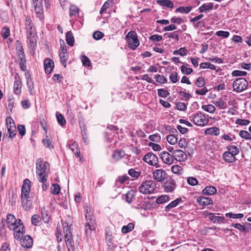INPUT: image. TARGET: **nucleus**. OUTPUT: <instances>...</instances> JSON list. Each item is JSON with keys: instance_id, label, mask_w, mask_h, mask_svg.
Here are the masks:
<instances>
[{"instance_id": "1", "label": "nucleus", "mask_w": 251, "mask_h": 251, "mask_svg": "<svg viewBox=\"0 0 251 251\" xmlns=\"http://www.w3.org/2000/svg\"><path fill=\"white\" fill-rule=\"evenodd\" d=\"M6 225L10 230L14 232V236L17 240H21L25 234L24 226L20 219H16L11 214L7 215Z\"/></svg>"}, {"instance_id": "2", "label": "nucleus", "mask_w": 251, "mask_h": 251, "mask_svg": "<svg viewBox=\"0 0 251 251\" xmlns=\"http://www.w3.org/2000/svg\"><path fill=\"white\" fill-rule=\"evenodd\" d=\"M36 170L38 180L42 183H45L50 173V164L47 162H44L41 158H38L36 162Z\"/></svg>"}, {"instance_id": "3", "label": "nucleus", "mask_w": 251, "mask_h": 251, "mask_svg": "<svg viewBox=\"0 0 251 251\" xmlns=\"http://www.w3.org/2000/svg\"><path fill=\"white\" fill-rule=\"evenodd\" d=\"M30 181L25 179L23 182L22 188V204L25 210H29L32 206V201L29 197L30 191Z\"/></svg>"}, {"instance_id": "4", "label": "nucleus", "mask_w": 251, "mask_h": 251, "mask_svg": "<svg viewBox=\"0 0 251 251\" xmlns=\"http://www.w3.org/2000/svg\"><path fill=\"white\" fill-rule=\"evenodd\" d=\"M25 26L27 32V38L31 47H34L36 44V32L35 27L31 22L30 18L27 17L25 19Z\"/></svg>"}, {"instance_id": "5", "label": "nucleus", "mask_w": 251, "mask_h": 251, "mask_svg": "<svg viewBox=\"0 0 251 251\" xmlns=\"http://www.w3.org/2000/svg\"><path fill=\"white\" fill-rule=\"evenodd\" d=\"M189 119L198 126H204L209 122L208 115L201 112H198L189 115Z\"/></svg>"}, {"instance_id": "6", "label": "nucleus", "mask_w": 251, "mask_h": 251, "mask_svg": "<svg viewBox=\"0 0 251 251\" xmlns=\"http://www.w3.org/2000/svg\"><path fill=\"white\" fill-rule=\"evenodd\" d=\"M63 226L64 238L67 249L68 251H74L75 248L70 226H68V224L67 223H63Z\"/></svg>"}, {"instance_id": "7", "label": "nucleus", "mask_w": 251, "mask_h": 251, "mask_svg": "<svg viewBox=\"0 0 251 251\" xmlns=\"http://www.w3.org/2000/svg\"><path fill=\"white\" fill-rule=\"evenodd\" d=\"M156 185V183L153 180H146L139 187V191L143 194H150L153 193Z\"/></svg>"}, {"instance_id": "8", "label": "nucleus", "mask_w": 251, "mask_h": 251, "mask_svg": "<svg viewBox=\"0 0 251 251\" xmlns=\"http://www.w3.org/2000/svg\"><path fill=\"white\" fill-rule=\"evenodd\" d=\"M248 86V81L244 78L240 77L235 80L232 84L234 91L240 93L246 90Z\"/></svg>"}, {"instance_id": "9", "label": "nucleus", "mask_w": 251, "mask_h": 251, "mask_svg": "<svg viewBox=\"0 0 251 251\" xmlns=\"http://www.w3.org/2000/svg\"><path fill=\"white\" fill-rule=\"evenodd\" d=\"M126 39L128 42V47L135 50L139 45V41L135 31H131L126 35Z\"/></svg>"}, {"instance_id": "10", "label": "nucleus", "mask_w": 251, "mask_h": 251, "mask_svg": "<svg viewBox=\"0 0 251 251\" xmlns=\"http://www.w3.org/2000/svg\"><path fill=\"white\" fill-rule=\"evenodd\" d=\"M164 191L166 193L173 192L176 188V184L174 179L169 178L162 185Z\"/></svg>"}, {"instance_id": "11", "label": "nucleus", "mask_w": 251, "mask_h": 251, "mask_svg": "<svg viewBox=\"0 0 251 251\" xmlns=\"http://www.w3.org/2000/svg\"><path fill=\"white\" fill-rule=\"evenodd\" d=\"M143 160L145 162L152 166H156L158 162V157L152 152H149L146 154L143 157Z\"/></svg>"}, {"instance_id": "12", "label": "nucleus", "mask_w": 251, "mask_h": 251, "mask_svg": "<svg viewBox=\"0 0 251 251\" xmlns=\"http://www.w3.org/2000/svg\"><path fill=\"white\" fill-rule=\"evenodd\" d=\"M153 178L157 182H162L166 178L167 173L166 171L162 169L155 170L152 174Z\"/></svg>"}, {"instance_id": "13", "label": "nucleus", "mask_w": 251, "mask_h": 251, "mask_svg": "<svg viewBox=\"0 0 251 251\" xmlns=\"http://www.w3.org/2000/svg\"><path fill=\"white\" fill-rule=\"evenodd\" d=\"M96 229L95 222L93 219L90 218V220L87 221L85 225V232L86 237L88 238L90 237L92 231L95 230Z\"/></svg>"}, {"instance_id": "14", "label": "nucleus", "mask_w": 251, "mask_h": 251, "mask_svg": "<svg viewBox=\"0 0 251 251\" xmlns=\"http://www.w3.org/2000/svg\"><path fill=\"white\" fill-rule=\"evenodd\" d=\"M174 160L178 161L184 162L187 158V154L184 151L181 150H176L173 152Z\"/></svg>"}, {"instance_id": "15", "label": "nucleus", "mask_w": 251, "mask_h": 251, "mask_svg": "<svg viewBox=\"0 0 251 251\" xmlns=\"http://www.w3.org/2000/svg\"><path fill=\"white\" fill-rule=\"evenodd\" d=\"M160 157L164 163L171 165L174 162L173 154H171L168 152L164 151L160 153Z\"/></svg>"}, {"instance_id": "16", "label": "nucleus", "mask_w": 251, "mask_h": 251, "mask_svg": "<svg viewBox=\"0 0 251 251\" xmlns=\"http://www.w3.org/2000/svg\"><path fill=\"white\" fill-rule=\"evenodd\" d=\"M45 71L47 74H50L54 66V62L50 59H45L44 61Z\"/></svg>"}, {"instance_id": "17", "label": "nucleus", "mask_w": 251, "mask_h": 251, "mask_svg": "<svg viewBox=\"0 0 251 251\" xmlns=\"http://www.w3.org/2000/svg\"><path fill=\"white\" fill-rule=\"evenodd\" d=\"M24 236V238L23 239L22 238L21 240V245L23 247L26 248H29L32 247L33 245V241L31 238L28 236Z\"/></svg>"}, {"instance_id": "18", "label": "nucleus", "mask_w": 251, "mask_h": 251, "mask_svg": "<svg viewBox=\"0 0 251 251\" xmlns=\"http://www.w3.org/2000/svg\"><path fill=\"white\" fill-rule=\"evenodd\" d=\"M68 148L72 151L77 157H80V152L78 148V145L73 140L70 141L68 145Z\"/></svg>"}, {"instance_id": "19", "label": "nucleus", "mask_w": 251, "mask_h": 251, "mask_svg": "<svg viewBox=\"0 0 251 251\" xmlns=\"http://www.w3.org/2000/svg\"><path fill=\"white\" fill-rule=\"evenodd\" d=\"M223 159L227 163H231L235 162L236 157L232 155L230 152L225 151L222 155Z\"/></svg>"}, {"instance_id": "20", "label": "nucleus", "mask_w": 251, "mask_h": 251, "mask_svg": "<svg viewBox=\"0 0 251 251\" xmlns=\"http://www.w3.org/2000/svg\"><path fill=\"white\" fill-rule=\"evenodd\" d=\"M34 6L37 17L39 18L40 20H43L44 16L42 3L35 4V5H34Z\"/></svg>"}, {"instance_id": "21", "label": "nucleus", "mask_w": 251, "mask_h": 251, "mask_svg": "<svg viewBox=\"0 0 251 251\" xmlns=\"http://www.w3.org/2000/svg\"><path fill=\"white\" fill-rule=\"evenodd\" d=\"M197 202L201 205L207 206L213 203L212 201L208 197H199L197 200Z\"/></svg>"}, {"instance_id": "22", "label": "nucleus", "mask_w": 251, "mask_h": 251, "mask_svg": "<svg viewBox=\"0 0 251 251\" xmlns=\"http://www.w3.org/2000/svg\"><path fill=\"white\" fill-rule=\"evenodd\" d=\"M182 202V200L181 198H177L175 200L172 201L168 205H167L165 207V210L166 211H169L171 209L176 207L178 205H179L180 203H181Z\"/></svg>"}, {"instance_id": "23", "label": "nucleus", "mask_w": 251, "mask_h": 251, "mask_svg": "<svg viewBox=\"0 0 251 251\" xmlns=\"http://www.w3.org/2000/svg\"><path fill=\"white\" fill-rule=\"evenodd\" d=\"M217 192L216 188L212 186L205 187L202 190V193L205 195H212Z\"/></svg>"}, {"instance_id": "24", "label": "nucleus", "mask_w": 251, "mask_h": 251, "mask_svg": "<svg viewBox=\"0 0 251 251\" xmlns=\"http://www.w3.org/2000/svg\"><path fill=\"white\" fill-rule=\"evenodd\" d=\"M66 40L68 45L71 47L74 46L75 38L71 31H69L66 33Z\"/></svg>"}, {"instance_id": "25", "label": "nucleus", "mask_w": 251, "mask_h": 251, "mask_svg": "<svg viewBox=\"0 0 251 251\" xmlns=\"http://www.w3.org/2000/svg\"><path fill=\"white\" fill-rule=\"evenodd\" d=\"M157 3L167 8H173L174 7L173 2L170 0H157Z\"/></svg>"}, {"instance_id": "26", "label": "nucleus", "mask_w": 251, "mask_h": 251, "mask_svg": "<svg viewBox=\"0 0 251 251\" xmlns=\"http://www.w3.org/2000/svg\"><path fill=\"white\" fill-rule=\"evenodd\" d=\"M213 4L212 3L209 2L207 3H203L201 6L199 8L200 12H204L209 11L212 9Z\"/></svg>"}, {"instance_id": "27", "label": "nucleus", "mask_w": 251, "mask_h": 251, "mask_svg": "<svg viewBox=\"0 0 251 251\" xmlns=\"http://www.w3.org/2000/svg\"><path fill=\"white\" fill-rule=\"evenodd\" d=\"M204 133L206 135H218L220 133V131L218 128L216 127H212L207 128Z\"/></svg>"}, {"instance_id": "28", "label": "nucleus", "mask_w": 251, "mask_h": 251, "mask_svg": "<svg viewBox=\"0 0 251 251\" xmlns=\"http://www.w3.org/2000/svg\"><path fill=\"white\" fill-rule=\"evenodd\" d=\"M125 155V153L123 151H115L112 154V158L115 161L119 160L123 158Z\"/></svg>"}, {"instance_id": "29", "label": "nucleus", "mask_w": 251, "mask_h": 251, "mask_svg": "<svg viewBox=\"0 0 251 251\" xmlns=\"http://www.w3.org/2000/svg\"><path fill=\"white\" fill-rule=\"evenodd\" d=\"M209 217L210 220L212 221L214 223L219 224L223 222L225 219L224 217L215 216L213 213H210L209 214Z\"/></svg>"}, {"instance_id": "30", "label": "nucleus", "mask_w": 251, "mask_h": 251, "mask_svg": "<svg viewBox=\"0 0 251 251\" xmlns=\"http://www.w3.org/2000/svg\"><path fill=\"white\" fill-rule=\"evenodd\" d=\"M228 152H230V153L235 156L236 155L238 154L240 150L239 149L235 146H229L226 148Z\"/></svg>"}, {"instance_id": "31", "label": "nucleus", "mask_w": 251, "mask_h": 251, "mask_svg": "<svg viewBox=\"0 0 251 251\" xmlns=\"http://www.w3.org/2000/svg\"><path fill=\"white\" fill-rule=\"evenodd\" d=\"M213 103L220 109H225L227 107L226 102L222 99H219L215 101H214Z\"/></svg>"}, {"instance_id": "32", "label": "nucleus", "mask_w": 251, "mask_h": 251, "mask_svg": "<svg viewBox=\"0 0 251 251\" xmlns=\"http://www.w3.org/2000/svg\"><path fill=\"white\" fill-rule=\"evenodd\" d=\"M200 68L201 69L208 68L212 70H215L216 69V67L215 65L209 62H204L201 63L200 64Z\"/></svg>"}, {"instance_id": "33", "label": "nucleus", "mask_w": 251, "mask_h": 251, "mask_svg": "<svg viewBox=\"0 0 251 251\" xmlns=\"http://www.w3.org/2000/svg\"><path fill=\"white\" fill-rule=\"evenodd\" d=\"M22 83L20 80H16L14 84V91L15 94H19L21 93Z\"/></svg>"}, {"instance_id": "34", "label": "nucleus", "mask_w": 251, "mask_h": 251, "mask_svg": "<svg viewBox=\"0 0 251 251\" xmlns=\"http://www.w3.org/2000/svg\"><path fill=\"white\" fill-rule=\"evenodd\" d=\"M7 128H8V133L9 137L12 138L16 134V127L15 126H9L7 125Z\"/></svg>"}, {"instance_id": "35", "label": "nucleus", "mask_w": 251, "mask_h": 251, "mask_svg": "<svg viewBox=\"0 0 251 251\" xmlns=\"http://www.w3.org/2000/svg\"><path fill=\"white\" fill-rule=\"evenodd\" d=\"M170 199V197L168 195H162L157 198L156 202L157 203L161 204L168 201Z\"/></svg>"}, {"instance_id": "36", "label": "nucleus", "mask_w": 251, "mask_h": 251, "mask_svg": "<svg viewBox=\"0 0 251 251\" xmlns=\"http://www.w3.org/2000/svg\"><path fill=\"white\" fill-rule=\"evenodd\" d=\"M134 227V225L133 223H129L127 226H124L122 228V231L123 233H126L131 231Z\"/></svg>"}, {"instance_id": "37", "label": "nucleus", "mask_w": 251, "mask_h": 251, "mask_svg": "<svg viewBox=\"0 0 251 251\" xmlns=\"http://www.w3.org/2000/svg\"><path fill=\"white\" fill-rule=\"evenodd\" d=\"M70 16H75L78 14L79 9L78 8L74 5L70 6Z\"/></svg>"}, {"instance_id": "38", "label": "nucleus", "mask_w": 251, "mask_h": 251, "mask_svg": "<svg viewBox=\"0 0 251 251\" xmlns=\"http://www.w3.org/2000/svg\"><path fill=\"white\" fill-rule=\"evenodd\" d=\"M192 9L191 6L183 7L180 6L176 10V12H180L181 13H188Z\"/></svg>"}, {"instance_id": "39", "label": "nucleus", "mask_w": 251, "mask_h": 251, "mask_svg": "<svg viewBox=\"0 0 251 251\" xmlns=\"http://www.w3.org/2000/svg\"><path fill=\"white\" fill-rule=\"evenodd\" d=\"M59 57L61 63L64 67H66L67 65L66 62L68 59V54H62V53L59 52Z\"/></svg>"}, {"instance_id": "40", "label": "nucleus", "mask_w": 251, "mask_h": 251, "mask_svg": "<svg viewBox=\"0 0 251 251\" xmlns=\"http://www.w3.org/2000/svg\"><path fill=\"white\" fill-rule=\"evenodd\" d=\"M202 108L203 110H204L205 111L208 112L210 113H214L216 110V108H215V106L212 104L203 105L202 106Z\"/></svg>"}, {"instance_id": "41", "label": "nucleus", "mask_w": 251, "mask_h": 251, "mask_svg": "<svg viewBox=\"0 0 251 251\" xmlns=\"http://www.w3.org/2000/svg\"><path fill=\"white\" fill-rule=\"evenodd\" d=\"M154 77L156 81L159 83L164 84L167 82V79L163 75L158 74L156 75Z\"/></svg>"}, {"instance_id": "42", "label": "nucleus", "mask_w": 251, "mask_h": 251, "mask_svg": "<svg viewBox=\"0 0 251 251\" xmlns=\"http://www.w3.org/2000/svg\"><path fill=\"white\" fill-rule=\"evenodd\" d=\"M56 117L58 123L61 126H63L66 124V120H65L64 117H63V116L61 114L57 113L56 114Z\"/></svg>"}, {"instance_id": "43", "label": "nucleus", "mask_w": 251, "mask_h": 251, "mask_svg": "<svg viewBox=\"0 0 251 251\" xmlns=\"http://www.w3.org/2000/svg\"><path fill=\"white\" fill-rule=\"evenodd\" d=\"M1 35L3 38H7L10 35L9 28L6 26L3 27L1 30Z\"/></svg>"}, {"instance_id": "44", "label": "nucleus", "mask_w": 251, "mask_h": 251, "mask_svg": "<svg viewBox=\"0 0 251 251\" xmlns=\"http://www.w3.org/2000/svg\"><path fill=\"white\" fill-rule=\"evenodd\" d=\"M112 3V1L110 0L106 1L100 9V14H101L104 11L108 9L111 5Z\"/></svg>"}, {"instance_id": "45", "label": "nucleus", "mask_w": 251, "mask_h": 251, "mask_svg": "<svg viewBox=\"0 0 251 251\" xmlns=\"http://www.w3.org/2000/svg\"><path fill=\"white\" fill-rule=\"evenodd\" d=\"M26 83L30 95H32V91L33 89V83L30 78V75L26 76Z\"/></svg>"}, {"instance_id": "46", "label": "nucleus", "mask_w": 251, "mask_h": 251, "mask_svg": "<svg viewBox=\"0 0 251 251\" xmlns=\"http://www.w3.org/2000/svg\"><path fill=\"white\" fill-rule=\"evenodd\" d=\"M167 141L171 145H175L177 142V138L174 135H169L167 136Z\"/></svg>"}, {"instance_id": "47", "label": "nucleus", "mask_w": 251, "mask_h": 251, "mask_svg": "<svg viewBox=\"0 0 251 251\" xmlns=\"http://www.w3.org/2000/svg\"><path fill=\"white\" fill-rule=\"evenodd\" d=\"M239 135L242 138L251 140V134L247 131L241 130L239 132Z\"/></svg>"}, {"instance_id": "48", "label": "nucleus", "mask_w": 251, "mask_h": 251, "mask_svg": "<svg viewBox=\"0 0 251 251\" xmlns=\"http://www.w3.org/2000/svg\"><path fill=\"white\" fill-rule=\"evenodd\" d=\"M60 190V188L59 185L57 184H53L51 187V191L52 194L53 195L58 194Z\"/></svg>"}, {"instance_id": "49", "label": "nucleus", "mask_w": 251, "mask_h": 251, "mask_svg": "<svg viewBox=\"0 0 251 251\" xmlns=\"http://www.w3.org/2000/svg\"><path fill=\"white\" fill-rule=\"evenodd\" d=\"M81 60L83 66H89L91 64V61L90 59L85 55H82L81 56Z\"/></svg>"}, {"instance_id": "50", "label": "nucleus", "mask_w": 251, "mask_h": 251, "mask_svg": "<svg viewBox=\"0 0 251 251\" xmlns=\"http://www.w3.org/2000/svg\"><path fill=\"white\" fill-rule=\"evenodd\" d=\"M226 216L233 219H241L244 217V214L242 213L233 214L232 213H228L226 214Z\"/></svg>"}, {"instance_id": "51", "label": "nucleus", "mask_w": 251, "mask_h": 251, "mask_svg": "<svg viewBox=\"0 0 251 251\" xmlns=\"http://www.w3.org/2000/svg\"><path fill=\"white\" fill-rule=\"evenodd\" d=\"M32 224L35 226H38L40 222V217L38 215L35 214L31 218Z\"/></svg>"}, {"instance_id": "52", "label": "nucleus", "mask_w": 251, "mask_h": 251, "mask_svg": "<svg viewBox=\"0 0 251 251\" xmlns=\"http://www.w3.org/2000/svg\"><path fill=\"white\" fill-rule=\"evenodd\" d=\"M171 170L173 173L176 174H181L182 172V168L179 165L172 166Z\"/></svg>"}, {"instance_id": "53", "label": "nucleus", "mask_w": 251, "mask_h": 251, "mask_svg": "<svg viewBox=\"0 0 251 251\" xmlns=\"http://www.w3.org/2000/svg\"><path fill=\"white\" fill-rule=\"evenodd\" d=\"M231 226L238 229L242 232H244L247 231L246 228L240 224L232 223Z\"/></svg>"}, {"instance_id": "54", "label": "nucleus", "mask_w": 251, "mask_h": 251, "mask_svg": "<svg viewBox=\"0 0 251 251\" xmlns=\"http://www.w3.org/2000/svg\"><path fill=\"white\" fill-rule=\"evenodd\" d=\"M193 69L190 68H187L186 66L182 65L181 67V71L182 74L189 75L193 72Z\"/></svg>"}, {"instance_id": "55", "label": "nucleus", "mask_w": 251, "mask_h": 251, "mask_svg": "<svg viewBox=\"0 0 251 251\" xmlns=\"http://www.w3.org/2000/svg\"><path fill=\"white\" fill-rule=\"evenodd\" d=\"M205 83V80L202 77H199L195 82V84L198 87H203Z\"/></svg>"}, {"instance_id": "56", "label": "nucleus", "mask_w": 251, "mask_h": 251, "mask_svg": "<svg viewBox=\"0 0 251 251\" xmlns=\"http://www.w3.org/2000/svg\"><path fill=\"white\" fill-rule=\"evenodd\" d=\"M134 196V192L132 191H128L126 195V200L128 203L132 201V199Z\"/></svg>"}, {"instance_id": "57", "label": "nucleus", "mask_w": 251, "mask_h": 251, "mask_svg": "<svg viewBox=\"0 0 251 251\" xmlns=\"http://www.w3.org/2000/svg\"><path fill=\"white\" fill-rule=\"evenodd\" d=\"M158 95L159 97L166 98L169 95V93L168 91L164 90L163 89H159L157 90Z\"/></svg>"}, {"instance_id": "58", "label": "nucleus", "mask_w": 251, "mask_h": 251, "mask_svg": "<svg viewBox=\"0 0 251 251\" xmlns=\"http://www.w3.org/2000/svg\"><path fill=\"white\" fill-rule=\"evenodd\" d=\"M42 142L44 146L46 147L47 148L52 149L53 148L50 140L48 138V137H47L46 138L43 139L42 140Z\"/></svg>"}, {"instance_id": "59", "label": "nucleus", "mask_w": 251, "mask_h": 251, "mask_svg": "<svg viewBox=\"0 0 251 251\" xmlns=\"http://www.w3.org/2000/svg\"><path fill=\"white\" fill-rule=\"evenodd\" d=\"M216 35L223 38H227L229 35V32L226 31L220 30L216 32Z\"/></svg>"}, {"instance_id": "60", "label": "nucleus", "mask_w": 251, "mask_h": 251, "mask_svg": "<svg viewBox=\"0 0 251 251\" xmlns=\"http://www.w3.org/2000/svg\"><path fill=\"white\" fill-rule=\"evenodd\" d=\"M169 78L170 80L174 83L177 82L178 80L177 73L176 72L172 73L170 75Z\"/></svg>"}, {"instance_id": "61", "label": "nucleus", "mask_w": 251, "mask_h": 251, "mask_svg": "<svg viewBox=\"0 0 251 251\" xmlns=\"http://www.w3.org/2000/svg\"><path fill=\"white\" fill-rule=\"evenodd\" d=\"M103 36V33L100 31H95L93 35V38L97 40L101 39Z\"/></svg>"}, {"instance_id": "62", "label": "nucleus", "mask_w": 251, "mask_h": 251, "mask_svg": "<svg viewBox=\"0 0 251 251\" xmlns=\"http://www.w3.org/2000/svg\"><path fill=\"white\" fill-rule=\"evenodd\" d=\"M187 181L188 183L192 186H195L198 183V180L194 177H188Z\"/></svg>"}, {"instance_id": "63", "label": "nucleus", "mask_w": 251, "mask_h": 251, "mask_svg": "<svg viewBox=\"0 0 251 251\" xmlns=\"http://www.w3.org/2000/svg\"><path fill=\"white\" fill-rule=\"evenodd\" d=\"M176 107L179 110L184 111L187 108V106L184 102H178L176 103Z\"/></svg>"}, {"instance_id": "64", "label": "nucleus", "mask_w": 251, "mask_h": 251, "mask_svg": "<svg viewBox=\"0 0 251 251\" xmlns=\"http://www.w3.org/2000/svg\"><path fill=\"white\" fill-rule=\"evenodd\" d=\"M188 144V142L185 138H181L178 141V146L180 148H185Z\"/></svg>"}]
</instances>
